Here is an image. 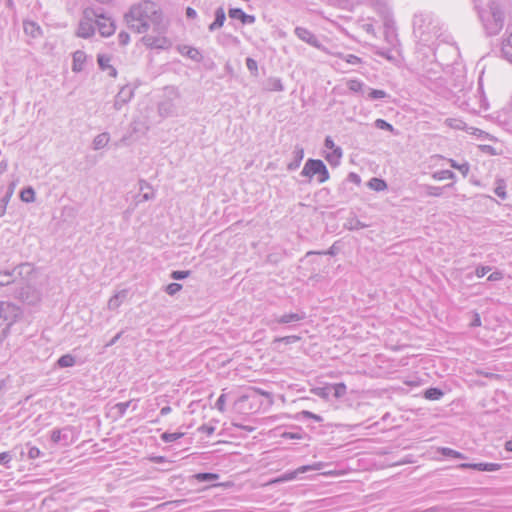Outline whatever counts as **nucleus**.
Listing matches in <instances>:
<instances>
[{
  "label": "nucleus",
  "instance_id": "obj_1",
  "mask_svg": "<svg viewBox=\"0 0 512 512\" xmlns=\"http://www.w3.org/2000/svg\"><path fill=\"white\" fill-rule=\"evenodd\" d=\"M124 21L130 30L138 34L147 33L149 30L164 34L167 29L161 8L151 0L133 4L124 14Z\"/></svg>",
  "mask_w": 512,
  "mask_h": 512
},
{
  "label": "nucleus",
  "instance_id": "obj_2",
  "mask_svg": "<svg viewBox=\"0 0 512 512\" xmlns=\"http://www.w3.org/2000/svg\"><path fill=\"white\" fill-rule=\"evenodd\" d=\"M474 2L475 9L486 34L489 36L499 34L504 26V13L500 5L494 0H487L483 5L478 0H474Z\"/></svg>",
  "mask_w": 512,
  "mask_h": 512
},
{
  "label": "nucleus",
  "instance_id": "obj_3",
  "mask_svg": "<svg viewBox=\"0 0 512 512\" xmlns=\"http://www.w3.org/2000/svg\"><path fill=\"white\" fill-rule=\"evenodd\" d=\"M18 317V308L10 302H0V343L7 337L9 329Z\"/></svg>",
  "mask_w": 512,
  "mask_h": 512
},
{
  "label": "nucleus",
  "instance_id": "obj_4",
  "mask_svg": "<svg viewBox=\"0 0 512 512\" xmlns=\"http://www.w3.org/2000/svg\"><path fill=\"white\" fill-rule=\"evenodd\" d=\"M180 99L179 91L174 87H165L164 98L158 103V113L161 117L177 115L176 101Z\"/></svg>",
  "mask_w": 512,
  "mask_h": 512
},
{
  "label": "nucleus",
  "instance_id": "obj_5",
  "mask_svg": "<svg viewBox=\"0 0 512 512\" xmlns=\"http://www.w3.org/2000/svg\"><path fill=\"white\" fill-rule=\"evenodd\" d=\"M301 175L309 178L317 175L319 183H324L329 179V172L324 162L319 159H308L304 165Z\"/></svg>",
  "mask_w": 512,
  "mask_h": 512
},
{
  "label": "nucleus",
  "instance_id": "obj_6",
  "mask_svg": "<svg viewBox=\"0 0 512 512\" xmlns=\"http://www.w3.org/2000/svg\"><path fill=\"white\" fill-rule=\"evenodd\" d=\"M97 16V10L91 7L84 9L83 17L79 22L77 35L81 38H90L95 33L94 18Z\"/></svg>",
  "mask_w": 512,
  "mask_h": 512
},
{
  "label": "nucleus",
  "instance_id": "obj_7",
  "mask_svg": "<svg viewBox=\"0 0 512 512\" xmlns=\"http://www.w3.org/2000/svg\"><path fill=\"white\" fill-rule=\"evenodd\" d=\"M97 10V16L94 18V23L98 28L99 33L103 37H109L112 34H114L116 26L114 24V21L106 16L101 9Z\"/></svg>",
  "mask_w": 512,
  "mask_h": 512
},
{
  "label": "nucleus",
  "instance_id": "obj_8",
  "mask_svg": "<svg viewBox=\"0 0 512 512\" xmlns=\"http://www.w3.org/2000/svg\"><path fill=\"white\" fill-rule=\"evenodd\" d=\"M296 36L301 39L303 42H306L307 44L311 45L312 47H315L319 50L324 51V47L322 46L321 42L318 40V38L307 28L304 27H296L294 30Z\"/></svg>",
  "mask_w": 512,
  "mask_h": 512
},
{
  "label": "nucleus",
  "instance_id": "obj_9",
  "mask_svg": "<svg viewBox=\"0 0 512 512\" xmlns=\"http://www.w3.org/2000/svg\"><path fill=\"white\" fill-rule=\"evenodd\" d=\"M141 41L146 47L151 49H164L169 45V41L163 34L145 35L142 37Z\"/></svg>",
  "mask_w": 512,
  "mask_h": 512
},
{
  "label": "nucleus",
  "instance_id": "obj_10",
  "mask_svg": "<svg viewBox=\"0 0 512 512\" xmlns=\"http://www.w3.org/2000/svg\"><path fill=\"white\" fill-rule=\"evenodd\" d=\"M306 318V313L305 312H297V313H286V314H283L281 316H275L272 320H271V324L272 323H277V324H289V323H292V322H299V321H302Z\"/></svg>",
  "mask_w": 512,
  "mask_h": 512
},
{
  "label": "nucleus",
  "instance_id": "obj_11",
  "mask_svg": "<svg viewBox=\"0 0 512 512\" xmlns=\"http://www.w3.org/2000/svg\"><path fill=\"white\" fill-rule=\"evenodd\" d=\"M133 97V90L129 86H124L115 96L114 108L120 110Z\"/></svg>",
  "mask_w": 512,
  "mask_h": 512
},
{
  "label": "nucleus",
  "instance_id": "obj_12",
  "mask_svg": "<svg viewBox=\"0 0 512 512\" xmlns=\"http://www.w3.org/2000/svg\"><path fill=\"white\" fill-rule=\"evenodd\" d=\"M321 467H322V463H318L313 466H310V465L302 466L293 472L285 473L284 475H282L279 478H277L276 480H274V482L289 481V480L295 479L296 476L300 473H304L309 470H318Z\"/></svg>",
  "mask_w": 512,
  "mask_h": 512
},
{
  "label": "nucleus",
  "instance_id": "obj_13",
  "mask_svg": "<svg viewBox=\"0 0 512 512\" xmlns=\"http://www.w3.org/2000/svg\"><path fill=\"white\" fill-rule=\"evenodd\" d=\"M97 62L101 70L108 71L109 76H117V70L110 64L111 57L109 55L99 54L97 57Z\"/></svg>",
  "mask_w": 512,
  "mask_h": 512
},
{
  "label": "nucleus",
  "instance_id": "obj_14",
  "mask_svg": "<svg viewBox=\"0 0 512 512\" xmlns=\"http://www.w3.org/2000/svg\"><path fill=\"white\" fill-rule=\"evenodd\" d=\"M228 14L230 18L239 19L243 24H253L255 22V16L246 14L240 8H231Z\"/></svg>",
  "mask_w": 512,
  "mask_h": 512
},
{
  "label": "nucleus",
  "instance_id": "obj_15",
  "mask_svg": "<svg viewBox=\"0 0 512 512\" xmlns=\"http://www.w3.org/2000/svg\"><path fill=\"white\" fill-rule=\"evenodd\" d=\"M304 157V149L300 145H296L293 151V160L288 163L287 169L289 171H294L299 168L301 161Z\"/></svg>",
  "mask_w": 512,
  "mask_h": 512
},
{
  "label": "nucleus",
  "instance_id": "obj_16",
  "mask_svg": "<svg viewBox=\"0 0 512 512\" xmlns=\"http://www.w3.org/2000/svg\"><path fill=\"white\" fill-rule=\"evenodd\" d=\"M86 62V54L82 50H77L73 53L72 71L81 72L84 69Z\"/></svg>",
  "mask_w": 512,
  "mask_h": 512
},
{
  "label": "nucleus",
  "instance_id": "obj_17",
  "mask_svg": "<svg viewBox=\"0 0 512 512\" xmlns=\"http://www.w3.org/2000/svg\"><path fill=\"white\" fill-rule=\"evenodd\" d=\"M70 428L65 427L63 429H54L51 432V441L55 444L63 442L64 444L68 443V434L70 432Z\"/></svg>",
  "mask_w": 512,
  "mask_h": 512
},
{
  "label": "nucleus",
  "instance_id": "obj_18",
  "mask_svg": "<svg viewBox=\"0 0 512 512\" xmlns=\"http://www.w3.org/2000/svg\"><path fill=\"white\" fill-rule=\"evenodd\" d=\"M127 297V290H121L113 295L108 301V309L116 310Z\"/></svg>",
  "mask_w": 512,
  "mask_h": 512
},
{
  "label": "nucleus",
  "instance_id": "obj_19",
  "mask_svg": "<svg viewBox=\"0 0 512 512\" xmlns=\"http://www.w3.org/2000/svg\"><path fill=\"white\" fill-rule=\"evenodd\" d=\"M226 19L225 11L222 7H219L215 11V20L209 25V31L213 32L221 28Z\"/></svg>",
  "mask_w": 512,
  "mask_h": 512
},
{
  "label": "nucleus",
  "instance_id": "obj_20",
  "mask_svg": "<svg viewBox=\"0 0 512 512\" xmlns=\"http://www.w3.org/2000/svg\"><path fill=\"white\" fill-rule=\"evenodd\" d=\"M180 52L187 56L188 58L192 59L193 61H196V62H201L202 59H203V56L202 54L200 53V51L194 47H190V46H183L180 48Z\"/></svg>",
  "mask_w": 512,
  "mask_h": 512
},
{
  "label": "nucleus",
  "instance_id": "obj_21",
  "mask_svg": "<svg viewBox=\"0 0 512 512\" xmlns=\"http://www.w3.org/2000/svg\"><path fill=\"white\" fill-rule=\"evenodd\" d=\"M265 89L267 91H283L284 86L280 78L270 77L265 82Z\"/></svg>",
  "mask_w": 512,
  "mask_h": 512
},
{
  "label": "nucleus",
  "instance_id": "obj_22",
  "mask_svg": "<svg viewBox=\"0 0 512 512\" xmlns=\"http://www.w3.org/2000/svg\"><path fill=\"white\" fill-rule=\"evenodd\" d=\"M368 226V224L361 222L356 217L348 218L344 223V228L350 231L364 229Z\"/></svg>",
  "mask_w": 512,
  "mask_h": 512
},
{
  "label": "nucleus",
  "instance_id": "obj_23",
  "mask_svg": "<svg viewBox=\"0 0 512 512\" xmlns=\"http://www.w3.org/2000/svg\"><path fill=\"white\" fill-rule=\"evenodd\" d=\"M501 51L504 58L512 63V33L502 42Z\"/></svg>",
  "mask_w": 512,
  "mask_h": 512
},
{
  "label": "nucleus",
  "instance_id": "obj_24",
  "mask_svg": "<svg viewBox=\"0 0 512 512\" xmlns=\"http://www.w3.org/2000/svg\"><path fill=\"white\" fill-rule=\"evenodd\" d=\"M110 140V136L107 132L98 134L93 140V149L100 150L104 148Z\"/></svg>",
  "mask_w": 512,
  "mask_h": 512
},
{
  "label": "nucleus",
  "instance_id": "obj_25",
  "mask_svg": "<svg viewBox=\"0 0 512 512\" xmlns=\"http://www.w3.org/2000/svg\"><path fill=\"white\" fill-rule=\"evenodd\" d=\"M23 26L25 33L31 35L34 38L41 34L40 27L33 21H24Z\"/></svg>",
  "mask_w": 512,
  "mask_h": 512
},
{
  "label": "nucleus",
  "instance_id": "obj_26",
  "mask_svg": "<svg viewBox=\"0 0 512 512\" xmlns=\"http://www.w3.org/2000/svg\"><path fill=\"white\" fill-rule=\"evenodd\" d=\"M502 467L501 464L498 463H473V469L478 471H497Z\"/></svg>",
  "mask_w": 512,
  "mask_h": 512
},
{
  "label": "nucleus",
  "instance_id": "obj_27",
  "mask_svg": "<svg viewBox=\"0 0 512 512\" xmlns=\"http://www.w3.org/2000/svg\"><path fill=\"white\" fill-rule=\"evenodd\" d=\"M76 363V358L71 354H64L57 360V366L60 368L72 367Z\"/></svg>",
  "mask_w": 512,
  "mask_h": 512
},
{
  "label": "nucleus",
  "instance_id": "obj_28",
  "mask_svg": "<svg viewBox=\"0 0 512 512\" xmlns=\"http://www.w3.org/2000/svg\"><path fill=\"white\" fill-rule=\"evenodd\" d=\"M343 152L341 147H337L334 150H332L331 153H328L326 155V160L333 166H336L339 164L340 159L342 158Z\"/></svg>",
  "mask_w": 512,
  "mask_h": 512
},
{
  "label": "nucleus",
  "instance_id": "obj_29",
  "mask_svg": "<svg viewBox=\"0 0 512 512\" xmlns=\"http://www.w3.org/2000/svg\"><path fill=\"white\" fill-rule=\"evenodd\" d=\"M444 395V392L436 387H431L425 390L424 397L428 400H440Z\"/></svg>",
  "mask_w": 512,
  "mask_h": 512
},
{
  "label": "nucleus",
  "instance_id": "obj_30",
  "mask_svg": "<svg viewBox=\"0 0 512 512\" xmlns=\"http://www.w3.org/2000/svg\"><path fill=\"white\" fill-rule=\"evenodd\" d=\"M139 185L140 191L147 190V193H143L142 195L143 201H148L154 198L155 195L154 192L152 191V186L148 182H146L145 180H140Z\"/></svg>",
  "mask_w": 512,
  "mask_h": 512
},
{
  "label": "nucleus",
  "instance_id": "obj_31",
  "mask_svg": "<svg viewBox=\"0 0 512 512\" xmlns=\"http://www.w3.org/2000/svg\"><path fill=\"white\" fill-rule=\"evenodd\" d=\"M20 198L25 203H32L35 201V191L32 187L24 188L20 193Z\"/></svg>",
  "mask_w": 512,
  "mask_h": 512
},
{
  "label": "nucleus",
  "instance_id": "obj_32",
  "mask_svg": "<svg viewBox=\"0 0 512 512\" xmlns=\"http://www.w3.org/2000/svg\"><path fill=\"white\" fill-rule=\"evenodd\" d=\"M368 186L375 191H384L387 188L386 182L379 178H371Z\"/></svg>",
  "mask_w": 512,
  "mask_h": 512
},
{
  "label": "nucleus",
  "instance_id": "obj_33",
  "mask_svg": "<svg viewBox=\"0 0 512 512\" xmlns=\"http://www.w3.org/2000/svg\"><path fill=\"white\" fill-rule=\"evenodd\" d=\"M312 392L323 398V399H328V397L330 396V394L332 393V388H331V385L329 386H323V387H316V388H313L312 389Z\"/></svg>",
  "mask_w": 512,
  "mask_h": 512
},
{
  "label": "nucleus",
  "instance_id": "obj_34",
  "mask_svg": "<svg viewBox=\"0 0 512 512\" xmlns=\"http://www.w3.org/2000/svg\"><path fill=\"white\" fill-rule=\"evenodd\" d=\"M301 340V337L298 335H289L283 337H276L273 343H284V344H293Z\"/></svg>",
  "mask_w": 512,
  "mask_h": 512
},
{
  "label": "nucleus",
  "instance_id": "obj_35",
  "mask_svg": "<svg viewBox=\"0 0 512 512\" xmlns=\"http://www.w3.org/2000/svg\"><path fill=\"white\" fill-rule=\"evenodd\" d=\"M14 271H3L0 272V286H7L14 281Z\"/></svg>",
  "mask_w": 512,
  "mask_h": 512
},
{
  "label": "nucleus",
  "instance_id": "obj_36",
  "mask_svg": "<svg viewBox=\"0 0 512 512\" xmlns=\"http://www.w3.org/2000/svg\"><path fill=\"white\" fill-rule=\"evenodd\" d=\"M433 178L435 180L454 179L455 174L450 170H440L433 173Z\"/></svg>",
  "mask_w": 512,
  "mask_h": 512
},
{
  "label": "nucleus",
  "instance_id": "obj_37",
  "mask_svg": "<svg viewBox=\"0 0 512 512\" xmlns=\"http://www.w3.org/2000/svg\"><path fill=\"white\" fill-rule=\"evenodd\" d=\"M331 388L333 391V395L336 398L343 397L347 391L346 385L344 383H337V384L331 385Z\"/></svg>",
  "mask_w": 512,
  "mask_h": 512
},
{
  "label": "nucleus",
  "instance_id": "obj_38",
  "mask_svg": "<svg viewBox=\"0 0 512 512\" xmlns=\"http://www.w3.org/2000/svg\"><path fill=\"white\" fill-rule=\"evenodd\" d=\"M195 478L201 482L216 481L219 479V475L215 473H198Z\"/></svg>",
  "mask_w": 512,
  "mask_h": 512
},
{
  "label": "nucleus",
  "instance_id": "obj_39",
  "mask_svg": "<svg viewBox=\"0 0 512 512\" xmlns=\"http://www.w3.org/2000/svg\"><path fill=\"white\" fill-rule=\"evenodd\" d=\"M183 436H184V433H181V432H174V433L165 432L161 435V439L164 442H174Z\"/></svg>",
  "mask_w": 512,
  "mask_h": 512
},
{
  "label": "nucleus",
  "instance_id": "obj_40",
  "mask_svg": "<svg viewBox=\"0 0 512 512\" xmlns=\"http://www.w3.org/2000/svg\"><path fill=\"white\" fill-rule=\"evenodd\" d=\"M374 125L378 129L394 132L393 126L390 123H388L387 121L383 120V119H377L374 122Z\"/></svg>",
  "mask_w": 512,
  "mask_h": 512
},
{
  "label": "nucleus",
  "instance_id": "obj_41",
  "mask_svg": "<svg viewBox=\"0 0 512 512\" xmlns=\"http://www.w3.org/2000/svg\"><path fill=\"white\" fill-rule=\"evenodd\" d=\"M445 187H437V186H426V195L439 197L442 195L443 189Z\"/></svg>",
  "mask_w": 512,
  "mask_h": 512
},
{
  "label": "nucleus",
  "instance_id": "obj_42",
  "mask_svg": "<svg viewBox=\"0 0 512 512\" xmlns=\"http://www.w3.org/2000/svg\"><path fill=\"white\" fill-rule=\"evenodd\" d=\"M246 66L252 75H254V76L258 75V64L253 58L248 57L246 59Z\"/></svg>",
  "mask_w": 512,
  "mask_h": 512
},
{
  "label": "nucleus",
  "instance_id": "obj_43",
  "mask_svg": "<svg viewBox=\"0 0 512 512\" xmlns=\"http://www.w3.org/2000/svg\"><path fill=\"white\" fill-rule=\"evenodd\" d=\"M346 182H351V183H354L356 185H360L361 178H360V176L358 174H356L354 172L349 173L347 178H346V180L342 183V186H341L340 189L345 187Z\"/></svg>",
  "mask_w": 512,
  "mask_h": 512
},
{
  "label": "nucleus",
  "instance_id": "obj_44",
  "mask_svg": "<svg viewBox=\"0 0 512 512\" xmlns=\"http://www.w3.org/2000/svg\"><path fill=\"white\" fill-rule=\"evenodd\" d=\"M347 86L353 92H360L362 91L364 84L359 80H349Z\"/></svg>",
  "mask_w": 512,
  "mask_h": 512
},
{
  "label": "nucleus",
  "instance_id": "obj_45",
  "mask_svg": "<svg viewBox=\"0 0 512 512\" xmlns=\"http://www.w3.org/2000/svg\"><path fill=\"white\" fill-rule=\"evenodd\" d=\"M387 97V93L384 90L370 89L369 98L372 100L383 99Z\"/></svg>",
  "mask_w": 512,
  "mask_h": 512
},
{
  "label": "nucleus",
  "instance_id": "obj_46",
  "mask_svg": "<svg viewBox=\"0 0 512 512\" xmlns=\"http://www.w3.org/2000/svg\"><path fill=\"white\" fill-rule=\"evenodd\" d=\"M451 167L459 170L463 176H466L469 172V165L467 163L457 164L454 160H450Z\"/></svg>",
  "mask_w": 512,
  "mask_h": 512
},
{
  "label": "nucleus",
  "instance_id": "obj_47",
  "mask_svg": "<svg viewBox=\"0 0 512 512\" xmlns=\"http://www.w3.org/2000/svg\"><path fill=\"white\" fill-rule=\"evenodd\" d=\"M182 289V285L179 283H170L166 286L165 291L169 295H175Z\"/></svg>",
  "mask_w": 512,
  "mask_h": 512
},
{
  "label": "nucleus",
  "instance_id": "obj_48",
  "mask_svg": "<svg viewBox=\"0 0 512 512\" xmlns=\"http://www.w3.org/2000/svg\"><path fill=\"white\" fill-rule=\"evenodd\" d=\"M191 274V271H173L170 275V277L174 280H182L187 278Z\"/></svg>",
  "mask_w": 512,
  "mask_h": 512
},
{
  "label": "nucleus",
  "instance_id": "obj_49",
  "mask_svg": "<svg viewBox=\"0 0 512 512\" xmlns=\"http://www.w3.org/2000/svg\"><path fill=\"white\" fill-rule=\"evenodd\" d=\"M10 201V198L9 196H5L3 195L1 198H0V217H3L6 213V208H7V205Z\"/></svg>",
  "mask_w": 512,
  "mask_h": 512
},
{
  "label": "nucleus",
  "instance_id": "obj_50",
  "mask_svg": "<svg viewBox=\"0 0 512 512\" xmlns=\"http://www.w3.org/2000/svg\"><path fill=\"white\" fill-rule=\"evenodd\" d=\"M131 404V401H127V402H120V403H117L114 408L117 410V412L122 416L125 414L127 408L129 407V405Z\"/></svg>",
  "mask_w": 512,
  "mask_h": 512
},
{
  "label": "nucleus",
  "instance_id": "obj_51",
  "mask_svg": "<svg viewBox=\"0 0 512 512\" xmlns=\"http://www.w3.org/2000/svg\"><path fill=\"white\" fill-rule=\"evenodd\" d=\"M12 460V455L10 452H2L0 453V464L9 468V462Z\"/></svg>",
  "mask_w": 512,
  "mask_h": 512
},
{
  "label": "nucleus",
  "instance_id": "obj_52",
  "mask_svg": "<svg viewBox=\"0 0 512 512\" xmlns=\"http://www.w3.org/2000/svg\"><path fill=\"white\" fill-rule=\"evenodd\" d=\"M118 41L120 45L125 46L130 42V35L125 31H121L118 34Z\"/></svg>",
  "mask_w": 512,
  "mask_h": 512
},
{
  "label": "nucleus",
  "instance_id": "obj_53",
  "mask_svg": "<svg viewBox=\"0 0 512 512\" xmlns=\"http://www.w3.org/2000/svg\"><path fill=\"white\" fill-rule=\"evenodd\" d=\"M225 403H226V395L221 394L215 403V407L219 411L223 412L225 410Z\"/></svg>",
  "mask_w": 512,
  "mask_h": 512
},
{
  "label": "nucleus",
  "instance_id": "obj_54",
  "mask_svg": "<svg viewBox=\"0 0 512 512\" xmlns=\"http://www.w3.org/2000/svg\"><path fill=\"white\" fill-rule=\"evenodd\" d=\"M301 414L304 418L313 419L316 422H322V420H323V418L321 416L314 414L307 410L302 411Z\"/></svg>",
  "mask_w": 512,
  "mask_h": 512
},
{
  "label": "nucleus",
  "instance_id": "obj_55",
  "mask_svg": "<svg viewBox=\"0 0 512 512\" xmlns=\"http://www.w3.org/2000/svg\"><path fill=\"white\" fill-rule=\"evenodd\" d=\"M490 270L491 268L489 266H479L476 268L475 274L478 278H481L485 276Z\"/></svg>",
  "mask_w": 512,
  "mask_h": 512
},
{
  "label": "nucleus",
  "instance_id": "obj_56",
  "mask_svg": "<svg viewBox=\"0 0 512 512\" xmlns=\"http://www.w3.org/2000/svg\"><path fill=\"white\" fill-rule=\"evenodd\" d=\"M40 455H41V451L39 450V448L34 447V446L29 447L28 457L30 459H36V458L40 457Z\"/></svg>",
  "mask_w": 512,
  "mask_h": 512
},
{
  "label": "nucleus",
  "instance_id": "obj_57",
  "mask_svg": "<svg viewBox=\"0 0 512 512\" xmlns=\"http://www.w3.org/2000/svg\"><path fill=\"white\" fill-rule=\"evenodd\" d=\"M502 279H503V273L501 271H494L487 278V280L491 281V282L499 281Z\"/></svg>",
  "mask_w": 512,
  "mask_h": 512
},
{
  "label": "nucleus",
  "instance_id": "obj_58",
  "mask_svg": "<svg viewBox=\"0 0 512 512\" xmlns=\"http://www.w3.org/2000/svg\"><path fill=\"white\" fill-rule=\"evenodd\" d=\"M346 62L352 65L359 64L361 62V59L357 57L356 55L349 54L345 58Z\"/></svg>",
  "mask_w": 512,
  "mask_h": 512
},
{
  "label": "nucleus",
  "instance_id": "obj_59",
  "mask_svg": "<svg viewBox=\"0 0 512 512\" xmlns=\"http://www.w3.org/2000/svg\"><path fill=\"white\" fill-rule=\"evenodd\" d=\"M495 194L502 198V199H505L506 198V191H505V186L503 185H498L495 190H494Z\"/></svg>",
  "mask_w": 512,
  "mask_h": 512
},
{
  "label": "nucleus",
  "instance_id": "obj_60",
  "mask_svg": "<svg viewBox=\"0 0 512 512\" xmlns=\"http://www.w3.org/2000/svg\"><path fill=\"white\" fill-rule=\"evenodd\" d=\"M324 146L327 148V149H330V150H334L335 148H337L338 146L335 145L334 141L332 140V138L330 136H327L325 138V141H324Z\"/></svg>",
  "mask_w": 512,
  "mask_h": 512
},
{
  "label": "nucleus",
  "instance_id": "obj_61",
  "mask_svg": "<svg viewBox=\"0 0 512 512\" xmlns=\"http://www.w3.org/2000/svg\"><path fill=\"white\" fill-rule=\"evenodd\" d=\"M481 325L480 315L478 313L473 314V320L470 323L471 327H479Z\"/></svg>",
  "mask_w": 512,
  "mask_h": 512
},
{
  "label": "nucleus",
  "instance_id": "obj_62",
  "mask_svg": "<svg viewBox=\"0 0 512 512\" xmlns=\"http://www.w3.org/2000/svg\"><path fill=\"white\" fill-rule=\"evenodd\" d=\"M441 454L444 455V456H447V457H452L454 456L455 454V450L451 449V448H447V447H443L441 448Z\"/></svg>",
  "mask_w": 512,
  "mask_h": 512
},
{
  "label": "nucleus",
  "instance_id": "obj_63",
  "mask_svg": "<svg viewBox=\"0 0 512 512\" xmlns=\"http://www.w3.org/2000/svg\"><path fill=\"white\" fill-rule=\"evenodd\" d=\"M199 430L206 433L207 435H212L215 431V428L212 426L203 425L199 428Z\"/></svg>",
  "mask_w": 512,
  "mask_h": 512
},
{
  "label": "nucleus",
  "instance_id": "obj_64",
  "mask_svg": "<svg viewBox=\"0 0 512 512\" xmlns=\"http://www.w3.org/2000/svg\"><path fill=\"white\" fill-rule=\"evenodd\" d=\"M282 437L284 438H288V439H301V435L297 434V433H292V432H284L282 434Z\"/></svg>",
  "mask_w": 512,
  "mask_h": 512
}]
</instances>
